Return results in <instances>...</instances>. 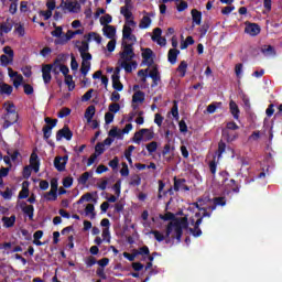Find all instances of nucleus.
I'll use <instances>...</instances> for the list:
<instances>
[{
  "label": "nucleus",
  "instance_id": "1",
  "mask_svg": "<svg viewBox=\"0 0 282 282\" xmlns=\"http://www.w3.org/2000/svg\"><path fill=\"white\" fill-rule=\"evenodd\" d=\"M160 219L170 221L166 226V237H171L172 235V239H176L177 243H180L184 230H188V216L177 218L175 217V214L167 212L164 215H160Z\"/></svg>",
  "mask_w": 282,
  "mask_h": 282
},
{
  "label": "nucleus",
  "instance_id": "2",
  "mask_svg": "<svg viewBox=\"0 0 282 282\" xmlns=\"http://www.w3.org/2000/svg\"><path fill=\"white\" fill-rule=\"evenodd\" d=\"M29 162L30 165L24 166L22 171L24 180H30V177L32 176V169L34 173H39L41 169V162L39 161V154H36V152L31 153Z\"/></svg>",
  "mask_w": 282,
  "mask_h": 282
},
{
  "label": "nucleus",
  "instance_id": "3",
  "mask_svg": "<svg viewBox=\"0 0 282 282\" xmlns=\"http://www.w3.org/2000/svg\"><path fill=\"white\" fill-rule=\"evenodd\" d=\"M131 28H135V22L131 19L126 20V24L123 25V30H122V40L132 41V43H135L138 39L133 34V29Z\"/></svg>",
  "mask_w": 282,
  "mask_h": 282
},
{
  "label": "nucleus",
  "instance_id": "4",
  "mask_svg": "<svg viewBox=\"0 0 282 282\" xmlns=\"http://www.w3.org/2000/svg\"><path fill=\"white\" fill-rule=\"evenodd\" d=\"M2 118L4 120L2 129H10L12 124H17V122H19V112L4 113Z\"/></svg>",
  "mask_w": 282,
  "mask_h": 282
},
{
  "label": "nucleus",
  "instance_id": "5",
  "mask_svg": "<svg viewBox=\"0 0 282 282\" xmlns=\"http://www.w3.org/2000/svg\"><path fill=\"white\" fill-rule=\"evenodd\" d=\"M133 129V124L127 123L126 127L122 130H118V128H112L108 132L109 138H120L122 139V135L129 133Z\"/></svg>",
  "mask_w": 282,
  "mask_h": 282
},
{
  "label": "nucleus",
  "instance_id": "6",
  "mask_svg": "<svg viewBox=\"0 0 282 282\" xmlns=\"http://www.w3.org/2000/svg\"><path fill=\"white\" fill-rule=\"evenodd\" d=\"M123 52L120 53L122 61H133L135 58V53H133V44H127V42H122Z\"/></svg>",
  "mask_w": 282,
  "mask_h": 282
},
{
  "label": "nucleus",
  "instance_id": "7",
  "mask_svg": "<svg viewBox=\"0 0 282 282\" xmlns=\"http://www.w3.org/2000/svg\"><path fill=\"white\" fill-rule=\"evenodd\" d=\"M63 138L67 141L72 140V138H74V132H72L69 130V126H67V124H65L62 129H59L56 132L57 142H61V140H63Z\"/></svg>",
  "mask_w": 282,
  "mask_h": 282
},
{
  "label": "nucleus",
  "instance_id": "8",
  "mask_svg": "<svg viewBox=\"0 0 282 282\" xmlns=\"http://www.w3.org/2000/svg\"><path fill=\"white\" fill-rule=\"evenodd\" d=\"M52 67H54V64H45L42 66V78L45 85L52 83Z\"/></svg>",
  "mask_w": 282,
  "mask_h": 282
},
{
  "label": "nucleus",
  "instance_id": "9",
  "mask_svg": "<svg viewBox=\"0 0 282 282\" xmlns=\"http://www.w3.org/2000/svg\"><path fill=\"white\" fill-rule=\"evenodd\" d=\"M245 32L246 34H249V36H259V34H261V26L257 23L248 22Z\"/></svg>",
  "mask_w": 282,
  "mask_h": 282
},
{
  "label": "nucleus",
  "instance_id": "10",
  "mask_svg": "<svg viewBox=\"0 0 282 282\" xmlns=\"http://www.w3.org/2000/svg\"><path fill=\"white\" fill-rule=\"evenodd\" d=\"M150 235H154V239H156L159 241V243H162V241H164V240H165V243H172V241L175 240V239H173V234L170 235V237H166V231H165V236L158 230H151Z\"/></svg>",
  "mask_w": 282,
  "mask_h": 282
},
{
  "label": "nucleus",
  "instance_id": "11",
  "mask_svg": "<svg viewBox=\"0 0 282 282\" xmlns=\"http://www.w3.org/2000/svg\"><path fill=\"white\" fill-rule=\"evenodd\" d=\"M20 208L24 215H28L30 221H34V205H28V203L22 202Z\"/></svg>",
  "mask_w": 282,
  "mask_h": 282
},
{
  "label": "nucleus",
  "instance_id": "12",
  "mask_svg": "<svg viewBox=\"0 0 282 282\" xmlns=\"http://www.w3.org/2000/svg\"><path fill=\"white\" fill-rule=\"evenodd\" d=\"M12 28H14L12 19L7 18L4 22L0 23V36H3V34H10V32H12Z\"/></svg>",
  "mask_w": 282,
  "mask_h": 282
},
{
  "label": "nucleus",
  "instance_id": "13",
  "mask_svg": "<svg viewBox=\"0 0 282 282\" xmlns=\"http://www.w3.org/2000/svg\"><path fill=\"white\" fill-rule=\"evenodd\" d=\"M221 135L224 140L228 143L235 142V140L239 138V134L237 132H232V130H228V129H223Z\"/></svg>",
  "mask_w": 282,
  "mask_h": 282
},
{
  "label": "nucleus",
  "instance_id": "14",
  "mask_svg": "<svg viewBox=\"0 0 282 282\" xmlns=\"http://www.w3.org/2000/svg\"><path fill=\"white\" fill-rule=\"evenodd\" d=\"M74 36H76V33H74V31L72 30H68L67 33L64 34V36L55 40V45H65V43H67L68 41H72Z\"/></svg>",
  "mask_w": 282,
  "mask_h": 282
},
{
  "label": "nucleus",
  "instance_id": "15",
  "mask_svg": "<svg viewBox=\"0 0 282 282\" xmlns=\"http://www.w3.org/2000/svg\"><path fill=\"white\" fill-rule=\"evenodd\" d=\"M142 58L143 63H145L148 67H151V65H153V51L151 48H145L142 52Z\"/></svg>",
  "mask_w": 282,
  "mask_h": 282
},
{
  "label": "nucleus",
  "instance_id": "16",
  "mask_svg": "<svg viewBox=\"0 0 282 282\" xmlns=\"http://www.w3.org/2000/svg\"><path fill=\"white\" fill-rule=\"evenodd\" d=\"M149 77L152 78L153 80L151 87H158V83H160L161 77H160V70H158L156 66H154L152 70L149 73Z\"/></svg>",
  "mask_w": 282,
  "mask_h": 282
},
{
  "label": "nucleus",
  "instance_id": "17",
  "mask_svg": "<svg viewBox=\"0 0 282 282\" xmlns=\"http://www.w3.org/2000/svg\"><path fill=\"white\" fill-rule=\"evenodd\" d=\"M177 56H180V50L177 48H170L167 53V61L171 65H175L177 63Z\"/></svg>",
  "mask_w": 282,
  "mask_h": 282
},
{
  "label": "nucleus",
  "instance_id": "18",
  "mask_svg": "<svg viewBox=\"0 0 282 282\" xmlns=\"http://www.w3.org/2000/svg\"><path fill=\"white\" fill-rule=\"evenodd\" d=\"M203 218H197L194 228H189V232L193 235V237H202V229L199 226H202Z\"/></svg>",
  "mask_w": 282,
  "mask_h": 282
},
{
  "label": "nucleus",
  "instance_id": "19",
  "mask_svg": "<svg viewBox=\"0 0 282 282\" xmlns=\"http://www.w3.org/2000/svg\"><path fill=\"white\" fill-rule=\"evenodd\" d=\"M2 223L4 228H13L14 224H17V216L15 215H12L10 217L3 216Z\"/></svg>",
  "mask_w": 282,
  "mask_h": 282
},
{
  "label": "nucleus",
  "instance_id": "20",
  "mask_svg": "<svg viewBox=\"0 0 282 282\" xmlns=\"http://www.w3.org/2000/svg\"><path fill=\"white\" fill-rule=\"evenodd\" d=\"M104 31V36H106L107 39L113 40L116 36V26L113 25H106L102 29Z\"/></svg>",
  "mask_w": 282,
  "mask_h": 282
},
{
  "label": "nucleus",
  "instance_id": "21",
  "mask_svg": "<svg viewBox=\"0 0 282 282\" xmlns=\"http://www.w3.org/2000/svg\"><path fill=\"white\" fill-rule=\"evenodd\" d=\"M84 116L87 122L91 123V120H94V116H96V106L94 105L88 106Z\"/></svg>",
  "mask_w": 282,
  "mask_h": 282
},
{
  "label": "nucleus",
  "instance_id": "22",
  "mask_svg": "<svg viewBox=\"0 0 282 282\" xmlns=\"http://www.w3.org/2000/svg\"><path fill=\"white\" fill-rule=\"evenodd\" d=\"M134 252L137 253V257H143L142 261H147V257L151 254V250H149L148 246H143L139 249H134Z\"/></svg>",
  "mask_w": 282,
  "mask_h": 282
},
{
  "label": "nucleus",
  "instance_id": "23",
  "mask_svg": "<svg viewBox=\"0 0 282 282\" xmlns=\"http://www.w3.org/2000/svg\"><path fill=\"white\" fill-rule=\"evenodd\" d=\"M229 109H230V113L234 117L235 120H239V106L237 105V102H235L234 100H231L229 102Z\"/></svg>",
  "mask_w": 282,
  "mask_h": 282
},
{
  "label": "nucleus",
  "instance_id": "24",
  "mask_svg": "<svg viewBox=\"0 0 282 282\" xmlns=\"http://www.w3.org/2000/svg\"><path fill=\"white\" fill-rule=\"evenodd\" d=\"M187 69H188V63H186V61H182L177 66L176 72L178 73V76L181 78H184V76H186Z\"/></svg>",
  "mask_w": 282,
  "mask_h": 282
},
{
  "label": "nucleus",
  "instance_id": "25",
  "mask_svg": "<svg viewBox=\"0 0 282 282\" xmlns=\"http://www.w3.org/2000/svg\"><path fill=\"white\" fill-rule=\"evenodd\" d=\"M192 21L194 25H202V12L197 9L192 10Z\"/></svg>",
  "mask_w": 282,
  "mask_h": 282
},
{
  "label": "nucleus",
  "instance_id": "26",
  "mask_svg": "<svg viewBox=\"0 0 282 282\" xmlns=\"http://www.w3.org/2000/svg\"><path fill=\"white\" fill-rule=\"evenodd\" d=\"M217 206H226V197L219 196L214 198V205L209 206V210H216Z\"/></svg>",
  "mask_w": 282,
  "mask_h": 282
},
{
  "label": "nucleus",
  "instance_id": "27",
  "mask_svg": "<svg viewBox=\"0 0 282 282\" xmlns=\"http://www.w3.org/2000/svg\"><path fill=\"white\" fill-rule=\"evenodd\" d=\"M54 167L56 169V171H58L59 173H63V171H65V162H63L62 156H56L54 159Z\"/></svg>",
  "mask_w": 282,
  "mask_h": 282
},
{
  "label": "nucleus",
  "instance_id": "28",
  "mask_svg": "<svg viewBox=\"0 0 282 282\" xmlns=\"http://www.w3.org/2000/svg\"><path fill=\"white\" fill-rule=\"evenodd\" d=\"M141 134L143 135L145 142H149L155 138V133L151 129H141Z\"/></svg>",
  "mask_w": 282,
  "mask_h": 282
},
{
  "label": "nucleus",
  "instance_id": "29",
  "mask_svg": "<svg viewBox=\"0 0 282 282\" xmlns=\"http://www.w3.org/2000/svg\"><path fill=\"white\" fill-rule=\"evenodd\" d=\"M65 85H67L68 87V91H74V89H76V83H74V77L72 75H65Z\"/></svg>",
  "mask_w": 282,
  "mask_h": 282
},
{
  "label": "nucleus",
  "instance_id": "30",
  "mask_svg": "<svg viewBox=\"0 0 282 282\" xmlns=\"http://www.w3.org/2000/svg\"><path fill=\"white\" fill-rule=\"evenodd\" d=\"M151 23H152L151 18L149 15H144L139 23V28L140 30H147L151 26Z\"/></svg>",
  "mask_w": 282,
  "mask_h": 282
},
{
  "label": "nucleus",
  "instance_id": "31",
  "mask_svg": "<svg viewBox=\"0 0 282 282\" xmlns=\"http://www.w3.org/2000/svg\"><path fill=\"white\" fill-rule=\"evenodd\" d=\"M261 52L264 56H274L276 54V51H274V46L272 45H263Z\"/></svg>",
  "mask_w": 282,
  "mask_h": 282
},
{
  "label": "nucleus",
  "instance_id": "32",
  "mask_svg": "<svg viewBox=\"0 0 282 282\" xmlns=\"http://www.w3.org/2000/svg\"><path fill=\"white\" fill-rule=\"evenodd\" d=\"M186 184V178H177V176H174V191L178 193L180 188H183Z\"/></svg>",
  "mask_w": 282,
  "mask_h": 282
},
{
  "label": "nucleus",
  "instance_id": "33",
  "mask_svg": "<svg viewBox=\"0 0 282 282\" xmlns=\"http://www.w3.org/2000/svg\"><path fill=\"white\" fill-rule=\"evenodd\" d=\"M112 78V89L116 91H122L124 89V85L120 82V77H111Z\"/></svg>",
  "mask_w": 282,
  "mask_h": 282
},
{
  "label": "nucleus",
  "instance_id": "34",
  "mask_svg": "<svg viewBox=\"0 0 282 282\" xmlns=\"http://www.w3.org/2000/svg\"><path fill=\"white\" fill-rule=\"evenodd\" d=\"M120 13L122 17H124L126 21H129V19H133V12L129 9V7H121Z\"/></svg>",
  "mask_w": 282,
  "mask_h": 282
},
{
  "label": "nucleus",
  "instance_id": "35",
  "mask_svg": "<svg viewBox=\"0 0 282 282\" xmlns=\"http://www.w3.org/2000/svg\"><path fill=\"white\" fill-rule=\"evenodd\" d=\"M44 197L47 202H56V199H58V192L51 189L44 195Z\"/></svg>",
  "mask_w": 282,
  "mask_h": 282
},
{
  "label": "nucleus",
  "instance_id": "36",
  "mask_svg": "<svg viewBox=\"0 0 282 282\" xmlns=\"http://www.w3.org/2000/svg\"><path fill=\"white\" fill-rule=\"evenodd\" d=\"M133 65L135 67L138 64L135 62H132V64H130L127 59H123V62L121 63V67L124 68V72H127V74H131L133 72Z\"/></svg>",
  "mask_w": 282,
  "mask_h": 282
},
{
  "label": "nucleus",
  "instance_id": "37",
  "mask_svg": "<svg viewBox=\"0 0 282 282\" xmlns=\"http://www.w3.org/2000/svg\"><path fill=\"white\" fill-rule=\"evenodd\" d=\"M12 91H13V88L11 85H8V84L0 85V94L1 95L6 94L7 96H11Z\"/></svg>",
  "mask_w": 282,
  "mask_h": 282
},
{
  "label": "nucleus",
  "instance_id": "38",
  "mask_svg": "<svg viewBox=\"0 0 282 282\" xmlns=\"http://www.w3.org/2000/svg\"><path fill=\"white\" fill-rule=\"evenodd\" d=\"M132 102H144V91H135L132 96Z\"/></svg>",
  "mask_w": 282,
  "mask_h": 282
},
{
  "label": "nucleus",
  "instance_id": "39",
  "mask_svg": "<svg viewBox=\"0 0 282 282\" xmlns=\"http://www.w3.org/2000/svg\"><path fill=\"white\" fill-rule=\"evenodd\" d=\"M188 45H195L193 36H187L185 41L181 42V50H187Z\"/></svg>",
  "mask_w": 282,
  "mask_h": 282
},
{
  "label": "nucleus",
  "instance_id": "40",
  "mask_svg": "<svg viewBox=\"0 0 282 282\" xmlns=\"http://www.w3.org/2000/svg\"><path fill=\"white\" fill-rule=\"evenodd\" d=\"M89 69H91V62H82L80 72L83 76H87V74H89Z\"/></svg>",
  "mask_w": 282,
  "mask_h": 282
},
{
  "label": "nucleus",
  "instance_id": "41",
  "mask_svg": "<svg viewBox=\"0 0 282 282\" xmlns=\"http://www.w3.org/2000/svg\"><path fill=\"white\" fill-rule=\"evenodd\" d=\"M3 107L6 109V113H14L17 112V106H14L13 102L7 101L3 104Z\"/></svg>",
  "mask_w": 282,
  "mask_h": 282
},
{
  "label": "nucleus",
  "instance_id": "42",
  "mask_svg": "<svg viewBox=\"0 0 282 282\" xmlns=\"http://www.w3.org/2000/svg\"><path fill=\"white\" fill-rule=\"evenodd\" d=\"M129 184L130 186H140V184H142V177H140L138 174H134L131 176Z\"/></svg>",
  "mask_w": 282,
  "mask_h": 282
},
{
  "label": "nucleus",
  "instance_id": "43",
  "mask_svg": "<svg viewBox=\"0 0 282 282\" xmlns=\"http://www.w3.org/2000/svg\"><path fill=\"white\" fill-rule=\"evenodd\" d=\"M66 10H69V12H76L75 10H80V4L78 2H65Z\"/></svg>",
  "mask_w": 282,
  "mask_h": 282
},
{
  "label": "nucleus",
  "instance_id": "44",
  "mask_svg": "<svg viewBox=\"0 0 282 282\" xmlns=\"http://www.w3.org/2000/svg\"><path fill=\"white\" fill-rule=\"evenodd\" d=\"M102 153H105V143L98 142L95 145V155L99 158V155H102Z\"/></svg>",
  "mask_w": 282,
  "mask_h": 282
},
{
  "label": "nucleus",
  "instance_id": "45",
  "mask_svg": "<svg viewBox=\"0 0 282 282\" xmlns=\"http://www.w3.org/2000/svg\"><path fill=\"white\" fill-rule=\"evenodd\" d=\"M147 151L152 154L158 151V141H152L145 145Z\"/></svg>",
  "mask_w": 282,
  "mask_h": 282
},
{
  "label": "nucleus",
  "instance_id": "46",
  "mask_svg": "<svg viewBox=\"0 0 282 282\" xmlns=\"http://www.w3.org/2000/svg\"><path fill=\"white\" fill-rule=\"evenodd\" d=\"M224 153H226V142L220 140L218 143V150L216 152V155H218L219 159L221 158V155H224Z\"/></svg>",
  "mask_w": 282,
  "mask_h": 282
},
{
  "label": "nucleus",
  "instance_id": "47",
  "mask_svg": "<svg viewBox=\"0 0 282 282\" xmlns=\"http://www.w3.org/2000/svg\"><path fill=\"white\" fill-rule=\"evenodd\" d=\"M218 107H221V102L214 101L209 106H207V113H215Z\"/></svg>",
  "mask_w": 282,
  "mask_h": 282
},
{
  "label": "nucleus",
  "instance_id": "48",
  "mask_svg": "<svg viewBox=\"0 0 282 282\" xmlns=\"http://www.w3.org/2000/svg\"><path fill=\"white\" fill-rule=\"evenodd\" d=\"M113 21V18L110 14H105L100 18V24L105 26L109 25Z\"/></svg>",
  "mask_w": 282,
  "mask_h": 282
},
{
  "label": "nucleus",
  "instance_id": "49",
  "mask_svg": "<svg viewBox=\"0 0 282 282\" xmlns=\"http://www.w3.org/2000/svg\"><path fill=\"white\" fill-rule=\"evenodd\" d=\"M89 177H91V173L85 172L79 176L78 183L85 185L89 181Z\"/></svg>",
  "mask_w": 282,
  "mask_h": 282
},
{
  "label": "nucleus",
  "instance_id": "50",
  "mask_svg": "<svg viewBox=\"0 0 282 282\" xmlns=\"http://www.w3.org/2000/svg\"><path fill=\"white\" fill-rule=\"evenodd\" d=\"M101 237H102L104 241H106L107 243H111V234L109 231V228L102 229Z\"/></svg>",
  "mask_w": 282,
  "mask_h": 282
},
{
  "label": "nucleus",
  "instance_id": "51",
  "mask_svg": "<svg viewBox=\"0 0 282 282\" xmlns=\"http://www.w3.org/2000/svg\"><path fill=\"white\" fill-rule=\"evenodd\" d=\"M52 127L50 126H44L42 131H43V139L47 140L48 138H52Z\"/></svg>",
  "mask_w": 282,
  "mask_h": 282
},
{
  "label": "nucleus",
  "instance_id": "52",
  "mask_svg": "<svg viewBox=\"0 0 282 282\" xmlns=\"http://www.w3.org/2000/svg\"><path fill=\"white\" fill-rule=\"evenodd\" d=\"M18 197L20 199H28V197H30V189L25 186L22 187V189L20 191Z\"/></svg>",
  "mask_w": 282,
  "mask_h": 282
},
{
  "label": "nucleus",
  "instance_id": "53",
  "mask_svg": "<svg viewBox=\"0 0 282 282\" xmlns=\"http://www.w3.org/2000/svg\"><path fill=\"white\" fill-rule=\"evenodd\" d=\"M121 188H122V181L119 180L112 186V189L115 191V195H117V197H120Z\"/></svg>",
  "mask_w": 282,
  "mask_h": 282
},
{
  "label": "nucleus",
  "instance_id": "54",
  "mask_svg": "<svg viewBox=\"0 0 282 282\" xmlns=\"http://www.w3.org/2000/svg\"><path fill=\"white\" fill-rule=\"evenodd\" d=\"M208 30H210V23L204 22V24L199 29L200 36L202 37L206 36V34H208Z\"/></svg>",
  "mask_w": 282,
  "mask_h": 282
},
{
  "label": "nucleus",
  "instance_id": "55",
  "mask_svg": "<svg viewBox=\"0 0 282 282\" xmlns=\"http://www.w3.org/2000/svg\"><path fill=\"white\" fill-rule=\"evenodd\" d=\"M94 210H96V207L94 206V204H88L85 208V214L91 215V219H94V217H96V213H94Z\"/></svg>",
  "mask_w": 282,
  "mask_h": 282
},
{
  "label": "nucleus",
  "instance_id": "56",
  "mask_svg": "<svg viewBox=\"0 0 282 282\" xmlns=\"http://www.w3.org/2000/svg\"><path fill=\"white\" fill-rule=\"evenodd\" d=\"M85 263L87 268H94V265L98 263V260H96V258H94L93 256H89L86 258Z\"/></svg>",
  "mask_w": 282,
  "mask_h": 282
},
{
  "label": "nucleus",
  "instance_id": "57",
  "mask_svg": "<svg viewBox=\"0 0 282 282\" xmlns=\"http://www.w3.org/2000/svg\"><path fill=\"white\" fill-rule=\"evenodd\" d=\"M51 34L55 39H62V36H63V26H55V30L52 31Z\"/></svg>",
  "mask_w": 282,
  "mask_h": 282
},
{
  "label": "nucleus",
  "instance_id": "58",
  "mask_svg": "<svg viewBox=\"0 0 282 282\" xmlns=\"http://www.w3.org/2000/svg\"><path fill=\"white\" fill-rule=\"evenodd\" d=\"M143 139H144V137L142 135L141 130H139L138 132L134 133V135L132 138V142H134V144H140Z\"/></svg>",
  "mask_w": 282,
  "mask_h": 282
},
{
  "label": "nucleus",
  "instance_id": "59",
  "mask_svg": "<svg viewBox=\"0 0 282 282\" xmlns=\"http://www.w3.org/2000/svg\"><path fill=\"white\" fill-rule=\"evenodd\" d=\"M119 164H120V159H118V156H115L112 160L109 161L108 166H110L112 171H116Z\"/></svg>",
  "mask_w": 282,
  "mask_h": 282
},
{
  "label": "nucleus",
  "instance_id": "60",
  "mask_svg": "<svg viewBox=\"0 0 282 282\" xmlns=\"http://www.w3.org/2000/svg\"><path fill=\"white\" fill-rule=\"evenodd\" d=\"M74 184V177L72 176H66L64 180H63V186L64 188H72V185Z\"/></svg>",
  "mask_w": 282,
  "mask_h": 282
},
{
  "label": "nucleus",
  "instance_id": "61",
  "mask_svg": "<svg viewBox=\"0 0 282 282\" xmlns=\"http://www.w3.org/2000/svg\"><path fill=\"white\" fill-rule=\"evenodd\" d=\"M0 63H1L2 67H8V65H10V63H12V58L8 57V55H1Z\"/></svg>",
  "mask_w": 282,
  "mask_h": 282
},
{
  "label": "nucleus",
  "instance_id": "62",
  "mask_svg": "<svg viewBox=\"0 0 282 282\" xmlns=\"http://www.w3.org/2000/svg\"><path fill=\"white\" fill-rule=\"evenodd\" d=\"M72 113V109L64 107L59 110L58 112V118H67V116H69Z\"/></svg>",
  "mask_w": 282,
  "mask_h": 282
},
{
  "label": "nucleus",
  "instance_id": "63",
  "mask_svg": "<svg viewBox=\"0 0 282 282\" xmlns=\"http://www.w3.org/2000/svg\"><path fill=\"white\" fill-rule=\"evenodd\" d=\"M0 195L3 197V199H12V189L7 187L4 192H0Z\"/></svg>",
  "mask_w": 282,
  "mask_h": 282
},
{
  "label": "nucleus",
  "instance_id": "64",
  "mask_svg": "<svg viewBox=\"0 0 282 282\" xmlns=\"http://www.w3.org/2000/svg\"><path fill=\"white\" fill-rule=\"evenodd\" d=\"M162 36V29L155 28L153 30L152 41H158Z\"/></svg>",
  "mask_w": 282,
  "mask_h": 282
}]
</instances>
